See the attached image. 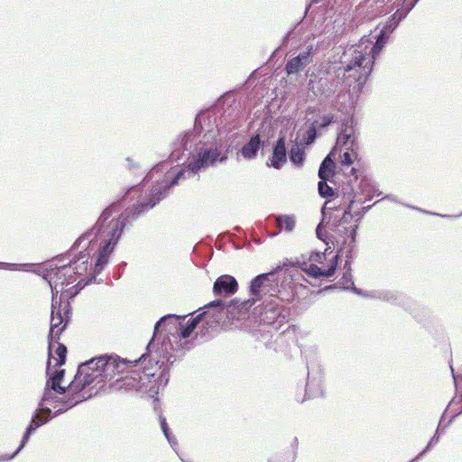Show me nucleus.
I'll return each instance as SVG.
<instances>
[{
    "instance_id": "1",
    "label": "nucleus",
    "mask_w": 462,
    "mask_h": 462,
    "mask_svg": "<svg viewBox=\"0 0 462 462\" xmlns=\"http://www.w3.org/2000/svg\"><path fill=\"white\" fill-rule=\"evenodd\" d=\"M242 116L241 102L232 96L223 97L214 107L199 113L193 129L178 136L170 155L171 161L179 162L187 152L189 162L187 165L184 162V167L176 172L171 171L169 162L156 164L143 180L155 183L147 199L154 202L155 207L171 187L187 179L199 180V172L213 166L220 157L222 139L219 136L238 128Z\"/></svg>"
},
{
    "instance_id": "2",
    "label": "nucleus",
    "mask_w": 462,
    "mask_h": 462,
    "mask_svg": "<svg viewBox=\"0 0 462 462\" xmlns=\"http://www.w3.org/2000/svg\"><path fill=\"white\" fill-rule=\"evenodd\" d=\"M154 208V202L147 199L136 205L126 208L116 218L110 219L113 213L120 210L119 201L107 206L100 214L96 224L88 232L81 235L64 254L57 256V260L70 266L75 281L79 275L88 271V261L92 256L96 257L94 273L102 272L108 263L110 254L120 240L125 229L133 226L140 216Z\"/></svg>"
},
{
    "instance_id": "3",
    "label": "nucleus",
    "mask_w": 462,
    "mask_h": 462,
    "mask_svg": "<svg viewBox=\"0 0 462 462\" xmlns=\"http://www.w3.org/2000/svg\"><path fill=\"white\" fill-rule=\"evenodd\" d=\"M259 295L254 294L252 291V282L249 285V299L240 300L234 299L230 301L223 300H215L208 303L205 308L213 309L219 316L212 315L213 319H222L225 315L230 319H244L248 310L255 306L253 310V316L261 326L258 332L264 338L273 337V332H277L283 325L288 322L289 311L282 306V302H291V300H282L278 292H262Z\"/></svg>"
},
{
    "instance_id": "4",
    "label": "nucleus",
    "mask_w": 462,
    "mask_h": 462,
    "mask_svg": "<svg viewBox=\"0 0 462 462\" xmlns=\"http://www.w3.org/2000/svg\"><path fill=\"white\" fill-rule=\"evenodd\" d=\"M208 314L209 311H204L185 325L182 321L186 316L168 314L162 317L154 325L153 336L146 349L151 355L153 348L157 356L163 359L169 366L172 365L183 356L188 338Z\"/></svg>"
},
{
    "instance_id": "5",
    "label": "nucleus",
    "mask_w": 462,
    "mask_h": 462,
    "mask_svg": "<svg viewBox=\"0 0 462 462\" xmlns=\"http://www.w3.org/2000/svg\"><path fill=\"white\" fill-rule=\"evenodd\" d=\"M128 374L111 383L113 390L135 391L148 393L151 397L159 393L167 385L170 378V366L160 356L146 349L138 359L131 361Z\"/></svg>"
},
{
    "instance_id": "6",
    "label": "nucleus",
    "mask_w": 462,
    "mask_h": 462,
    "mask_svg": "<svg viewBox=\"0 0 462 462\" xmlns=\"http://www.w3.org/2000/svg\"><path fill=\"white\" fill-rule=\"evenodd\" d=\"M129 364H132L131 361L113 355L99 356L81 364L70 383V391L74 394L67 401L68 407H74L90 398L92 393L86 392L88 386L95 383L94 387H97L102 383L113 380L116 374L128 371Z\"/></svg>"
},
{
    "instance_id": "7",
    "label": "nucleus",
    "mask_w": 462,
    "mask_h": 462,
    "mask_svg": "<svg viewBox=\"0 0 462 462\" xmlns=\"http://www.w3.org/2000/svg\"><path fill=\"white\" fill-rule=\"evenodd\" d=\"M300 265L296 263H283L269 273L256 275L252 280V291L259 295V291H276L282 300H293L298 285L303 286L305 278Z\"/></svg>"
},
{
    "instance_id": "8",
    "label": "nucleus",
    "mask_w": 462,
    "mask_h": 462,
    "mask_svg": "<svg viewBox=\"0 0 462 462\" xmlns=\"http://www.w3.org/2000/svg\"><path fill=\"white\" fill-rule=\"evenodd\" d=\"M345 204L343 213L334 214L328 222L331 236L335 239L338 249L337 254L346 258V264L353 258V251L356 244L357 224L354 222L352 214L353 206L356 203V193L353 188H347L344 193Z\"/></svg>"
},
{
    "instance_id": "9",
    "label": "nucleus",
    "mask_w": 462,
    "mask_h": 462,
    "mask_svg": "<svg viewBox=\"0 0 462 462\" xmlns=\"http://www.w3.org/2000/svg\"><path fill=\"white\" fill-rule=\"evenodd\" d=\"M368 39L365 37L359 44L352 45L345 50L341 56V64L344 67V76L353 78L358 91L364 88L367 79L372 73L375 56L368 49Z\"/></svg>"
},
{
    "instance_id": "10",
    "label": "nucleus",
    "mask_w": 462,
    "mask_h": 462,
    "mask_svg": "<svg viewBox=\"0 0 462 462\" xmlns=\"http://www.w3.org/2000/svg\"><path fill=\"white\" fill-rule=\"evenodd\" d=\"M68 391L70 393L69 397H57L56 394L59 393H55L52 388L45 385L42 398L39 402L38 409L32 417L31 422L35 420L37 422H42V425H43L52 418L70 409L71 407H68L67 403V401H69L74 394L70 391V384L68 386Z\"/></svg>"
},
{
    "instance_id": "11",
    "label": "nucleus",
    "mask_w": 462,
    "mask_h": 462,
    "mask_svg": "<svg viewBox=\"0 0 462 462\" xmlns=\"http://www.w3.org/2000/svg\"><path fill=\"white\" fill-rule=\"evenodd\" d=\"M65 299L64 292L61 293L59 302L57 300L51 299L50 331L48 335V350L50 355L52 354L54 343H58L69 320L71 308L69 302H63Z\"/></svg>"
},
{
    "instance_id": "12",
    "label": "nucleus",
    "mask_w": 462,
    "mask_h": 462,
    "mask_svg": "<svg viewBox=\"0 0 462 462\" xmlns=\"http://www.w3.org/2000/svg\"><path fill=\"white\" fill-rule=\"evenodd\" d=\"M73 271L70 266H67L64 262L60 263L57 260V256L48 263L47 267L42 272V278L48 282L51 290V299L57 300L59 292L60 294L66 291H62V288L65 285L71 284L75 282Z\"/></svg>"
},
{
    "instance_id": "13",
    "label": "nucleus",
    "mask_w": 462,
    "mask_h": 462,
    "mask_svg": "<svg viewBox=\"0 0 462 462\" xmlns=\"http://www.w3.org/2000/svg\"><path fill=\"white\" fill-rule=\"evenodd\" d=\"M340 79L335 73L330 71L321 72L315 79H310L309 81V89L313 92L316 97L322 96L329 97L333 96L338 88Z\"/></svg>"
},
{
    "instance_id": "14",
    "label": "nucleus",
    "mask_w": 462,
    "mask_h": 462,
    "mask_svg": "<svg viewBox=\"0 0 462 462\" xmlns=\"http://www.w3.org/2000/svg\"><path fill=\"white\" fill-rule=\"evenodd\" d=\"M338 254H335L329 260L330 263L327 269H322L314 263H310L309 266L306 262L302 263L297 260V264L300 265L301 271L307 273L310 277L313 278H320V277H330L334 275L337 263H338Z\"/></svg>"
},
{
    "instance_id": "15",
    "label": "nucleus",
    "mask_w": 462,
    "mask_h": 462,
    "mask_svg": "<svg viewBox=\"0 0 462 462\" xmlns=\"http://www.w3.org/2000/svg\"><path fill=\"white\" fill-rule=\"evenodd\" d=\"M312 47L310 46L306 51L300 52L296 57L290 59L285 65V71L288 76L294 75L302 71L309 64L312 62Z\"/></svg>"
},
{
    "instance_id": "16",
    "label": "nucleus",
    "mask_w": 462,
    "mask_h": 462,
    "mask_svg": "<svg viewBox=\"0 0 462 462\" xmlns=\"http://www.w3.org/2000/svg\"><path fill=\"white\" fill-rule=\"evenodd\" d=\"M238 289L236 280L228 274L219 276L214 282L213 292L217 296H229Z\"/></svg>"
},
{
    "instance_id": "17",
    "label": "nucleus",
    "mask_w": 462,
    "mask_h": 462,
    "mask_svg": "<svg viewBox=\"0 0 462 462\" xmlns=\"http://www.w3.org/2000/svg\"><path fill=\"white\" fill-rule=\"evenodd\" d=\"M49 355L48 362H47V368H46V374H47V381H46V386H49L52 388V390L55 393H58L59 394H64L66 393V387H63L60 385V382L64 377L65 371L63 369H54L52 370L51 368V355Z\"/></svg>"
},
{
    "instance_id": "18",
    "label": "nucleus",
    "mask_w": 462,
    "mask_h": 462,
    "mask_svg": "<svg viewBox=\"0 0 462 462\" xmlns=\"http://www.w3.org/2000/svg\"><path fill=\"white\" fill-rule=\"evenodd\" d=\"M393 5L396 8V11L389 17L388 21L383 27V30L390 33H392L397 28L400 22L402 21L411 12L408 7L402 5L401 0H395Z\"/></svg>"
},
{
    "instance_id": "19",
    "label": "nucleus",
    "mask_w": 462,
    "mask_h": 462,
    "mask_svg": "<svg viewBox=\"0 0 462 462\" xmlns=\"http://www.w3.org/2000/svg\"><path fill=\"white\" fill-rule=\"evenodd\" d=\"M305 391V394L309 399L323 396L321 373L319 370H318L316 373L313 371L308 372V380Z\"/></svg>"
},
{
    "instance_id": "20",
    "label": "nucleus",
    "mask_w": 462,
    "mask_h": 462,
    "mask_svg": "<svg viewBox=\"0 0 462 462\" xmlns=\"http://www.w3.org/2000/svg\"><path fill=\"white\" fill-rule=\"evenodd\" d=\"M271 166L274 169H281L287 161L285 138L283 136L279 137L273 149V154L271 157Z\"/></svg>"
},
{
    "instance_id": "21",
    "label": "nucleus",
    "mask_w": 462,
    "mask_h": 462,
    "mask_svg": "<svg viewBox=\"0 0 462 462\" xmlns=\"http://www.w3.org/2000/svg\"><path fill=\"white\" fill-rule=\"evenodd\" d=\"M348 187L353 188L350 184H348L347 186H344L342 188L343 195L337 194L334 198L328 199L325 202L321 209L323 220L326 218L328 211L334 210L337 212L336 214L343 213V208L346 206L344 193L347 191Z\"/></svg>"
},
{
    "instance_id": "22",
    "label": "nucleus",
    "mask_w": 462,
    "mask_h": 462,
    "mask_svg": "<svg viewBox=\"0 0 462 462\" xmlns=\"http://www.w3.org/2000/svg\"><path fill=\"white\" fill-rule=\"evenodd\" d=\"M263 141L258 134H254L242 147L240 152L245 159L251 160L256 157L258 151L263 146Z\"/></svg>"
},
{
    "instance_id": "23",
    "label": "nucleus",
    "mask_w": 462,
    "mask_h": 462,
    "mask_svg": "<svg viewBox=\"0 0 462 462\" xmlns=\"http://www.w3.org/2000/svg\"><path fill=\"white\" fill-rule=\"evenodd\" d=\"M42 422H37L35 420H33L28 427L26 428V430L23 436L22 441L18 448L11 455H1L0 456V462H6L12 460L26 445V443L29 441V439L31 435L42 426Z\"/></svg>"
},
{
    "instance_id": "24",
    "label": "nucleus",
    "mask_w": 462,
    "mask_h": 462,
    "mask_svg": "<svg viewBox=\"0 0 462 462\" xmlns=\"http://www.w3.org/2000/svg\"><path fill=\"white\" fill-rule=\"evenodd\" d=\"M335 162L332 159V152L328 153L322 161L319 169V178L323 180H328L334 176Z\"/></svg>"
},
{
    "instance_id": "25",
    "label": "nucleus",
    "mask_w": 462,
    "mask_h": 462,
    "mask_svg": "<svg viewBox=\"0 0 462 462\" xmlns=\"http://www.w3.org/2000/svg\"><path fill=\"white\" fill-rule=\"evenodd\" d=\"M337 143L344 147L346 150L352 151L354 153H356V150H358L356 137L352 133H348L346 129L338 134Z\"/></svg>"
},
{
    "instance_id": "26",
    "label": "nucleus",
    "mask_w": 462,
    "mask_h": 462,
    "mask_svg": "<svg viewBox=\"0 0 462 462\" xmlns=\"http://www.w3.org/2000/svg\"><path fill=\"white\" fill-rule=\"evenodd\" d=\"M352 258L349 260L348 263L346 264V262L345 263V269L346 272L343 273L341 279L339 280V283L344 287L345 290H351L356 294H362V291L360 289H357L353 282V276L351 274V264Z\"/></svg>"
},
{
    "instance_id": "27",
    "label": "nucleus",
    "mask_w": 462,
    "mask_h": 462,
    "mask_svg": "<svg viewBox=\"0 0 462 462\" xmlns=\"http://www.w3.org/2000/svg\"><path fill=\"white\" fill-rule=\"evenodd\" d=\"M390 34V32L382 28L379 34L376 36L375 42L372 46L370 41L368 40V49L370 50V52L374 54V56L377 57L380 54L381 51L386 44Z\"/></svg>"
},
{
    "instance_id": "28",
    "label": "nucleus",
    "mask_w": 462,
    "mask_h": 462,
    "mask_svg": "<svg viewBox=\"0 0 462 462\" xmlns=\"http://www.w3.org/2000/svg\"><path fill=\"white\" fill-rule=\"evenodd\" d=\"M451 371H452V375H453L454 383H455L457 389L459 387L462 388V374L461 375L455 374L454 370L452 368H451ZM448 409H451L455 412V414L452 416V419L455 418L456 416L461 414L462 413V398L457 401L456 399H453L448 404Z\"/></svg>"
},
{
    "instance_id": "29",
    "label": "nucleus",
    "mask_w": 462,
    "mask_h": 462,
    "mask_svg": "<svg viewBox=\"0 0 462 462\" xmlns=\"http://www.w3.org/2000/svg\"><path fill=\"white\" fill-rule=\"evenodd\" d=\"M318 137V120L310 123L308 129L302 134L301 143L305 145L312 144Z\"/></svg>"
},
{
    "instance_id": "30",
    "label": "nucleus",
    "mask_w": 462,
    "mask_h": 462,
    "mask_svg": "<svg viewBox=\"0 0 462 462\" xmlns=\"http://www.w3.org/2000/svg\"><path fill=\"white\" fill-rule=\"evenodd\" d=\"M289 157H290L291 162L295 166H301L305 161L304 150L302 148H300L298 143H295L291 148Z\"/></svg>"
},
{
    "instance_id": "31",
    "label": "nucleus",
    "mask_w": 462,
    "mask_h": 462,
    "mask_svg": "<svg viewBox=\"0 0 462 462\" xmlns=\"http://www.w3.org/2000/svg\"><path fill=\"white\" fill-rule=\"evenodd\" d=\"M378 298L393 304H402L404 300L402 293L391 291H381Z\"/></svg>"
},
{
    "instance_id": "32",
    "label": "nucleus",
    "mask_w": 462,
    "mask_h": 462,
    "mask_svg": "<svg viewBox=\"0 0 462 462\" xmlns=\"http://www.w3.org/2000/svg\"><path fill=\"white\" fill-rule=\"evenodd\" d=\"M276 225L280 229L284 228L286 231H292L295 226V219L290 216H279L276 218Z\"/></svg>"
},
{
    "instance_id": "33",
    "label": "nucleus",
    "mask_w": 462,
    "mask_h": 462,
    "mask_svg": "<svg viewBox=\"0 0 462 462\" xmlns=\"http://www.w3.org/2000/svg\"><path fill=\"white\" fill-rule=\"evenodd\" d=\"M56 343H54V346ZM55 353L57 355V358H54L51 356V360H54V366H60L65 364L66 361V355H67V347L65 345L60 344L59 341L57 343V348L55 350Z\"/></svg>"
},
{
    "instance_id": "34",
    "label": "nucleus",
    "mask_w": 462,
    "mask_h": 462,
    "mask_svg": "<svg viewBox=\"0 0 462 462\" xmlns=\"http://www.w3.org/2000/svg\"><path fill=\"white\" fill-rule=\"evenodd\" d=\"M441 425V420L439 421V427L435 432V434L433 435V437L430 439V440L429 441L428 445L426 446V448L420 451L414 458L411 459V462H416L418 461L420 458H421L427 452L428 450L434 445H436L439 440V427Z\"/></svg>"
},
{
    "instance_id": "35",
    "label": "nucleus",
    "mask_w": 462,
    "mask_h": 462,
    "mask_svg": "<svg viewBox=\"0 0 462 462\" xmlns=\"http://www.w3.org/2000/svg\"><path fill=\"white\" fill-rule=\"evenodd\" d=\"M319 194L322 198L335 197L333 189L328 185L327 180H320L318 185Z\"/></svg>"
},
{
    "instance_id": "36",
    "label": "nucleus",
    "mask_w": 462,
    "mask_h": 462,
    "mask_svg": "<svg viewBox=\"0 0 462 462\" xmlns=\"http://www.w3.org/2000/svg\"><path fill=\"white\" fill-rule=\"evenodd\" d=\"M357 158V150H356V153H354L350 150H346L343 153L341 164L342 166H350L354 160Z\"/></svg>"
},
{
    "instance_id": "37",
    "label": "nucleus",
    "mask_w": 462,
    "mask_h": 462,
    "mask_svg": "<svg viewBox=\"0 0 462 462\" xmlns=\"http://www.w3.org/2000/svg\"><path fill=\"white\" fill-rule=\"evenodd\" d=\"M371 208H372V206L362 207L361 208L356 209V210L354 209V208H352V214L354 216V222H355V224H357V227L359 226L360 221L363 218V217L365 216V214L366 212H368L371 209Z\"/></svg>"
},
{
    "instance_id": "38",
    "label": "nucleus",
    "mask_w": 462,
    "mask_h": 462,
    "mask_svg": "<svg viewBox=\"0 0 462 462\" xmlns=\"http://www.w3.org/2000/svg\"><path fill=\"white\" fill-rule=\"evenodd\" d=\"M327 251H328V249H326V251L324 253L311 252V254H310V257H309V261H310L312 263H323L324 261L327 260Z\"/></svg>"
},
{
    "instance_id": "39",
    "label": "nucleus",
    "mask_w": 462,
    "mask_h": 462,
    "mask_svg": "<svg viewBox=\"0 0 462 462\" xmlns=\"http://www.w3.org/2000/svg\"><path fill=\"white\" fill-rule=\"evenodd\" d=\"M333 122H334V116H324L321 118V122L318 121V128H320V129L326 128Z\"/></svg>"
},
{
    "instance_id": "40",
    "label": "nucleus",
    "mask_w": 462,
    "mask_h": 462,
    "mask_svg": "<svg viewBox=\"0 0 462 462\" xmlns=\"http://www.w3.org/2000/svg\"><path fill=\"white\" fill-rule=\"evenodd\" d=\"M168 442L171 446L172 448L178 445L176 438L171 434V430L169 429L167 431H162Z\"/></svg>"
},
{
    "instance_id": "41",
    "label": "nucleus",
    "mask_w": 462,
    "mask_h": 462,
    "mask_svg": "<svg viewBox=\"0 0 462 462\" xmlns=\"http://www.w3.org/2000/svg\"><path fill=\"white\" fill-rule=\"evenodd\" d=\"M298 444H299L298 438H296V437L293 438L291 444V446L292 448L291 462H293L297 457Z\"/></svg>"
},
{
    "instance_id": "42",
    "label": "nucleus",
    "mask_w": 462,
    "mask_h": 462,
    "mask_svg": "<svg viewBox=\"0 0 462 462\" xmlns=\"http://www.w3.org/2000/svg\"><path fill=\"white\" fill-rule=\"evenodd\" d=\"M316 234H317V236L319 239H320V240L324 241L326 244H328V242L326 241L327 236L323 232L321 223L318 225V226L316 228Z\"/></svg>"
},
{
    "instance_id": "43",
    "label": "nucleus",
    "mask_w": 462,
    "mask_h": 462,
    "mask_svg": "<svg viewBox=\"0 0 462 462\" xmlns=\"http://www.w3.org/2000/svg\"><path fill=\"white\" fill-rule=\"evenodd\" d=\"M125 162H126V165L125 167L129 170V171H133L136 168H138V163L135 162L131 157H127L125 159Z\"/></svg>"
},
{
    "instance_id": "44",
    "label": "nucleus",
    "mask_w": 462,
    "mask_h": 462,
    "mask_svg": "<svg viewBox=\"0 0 462 462\" xmlns=\"http://www.w3.org/2000/svg\"><path fill=\"white\" fill-rule=\"evenodd\" d=\"M420 0H401L402 5L408 7L411 11L415 7Z\"/></svg>"
},
{
    "instance_id": "45",
    "label": "nucleus",
    "mask_w": 462,
    "mask_h": 462,
    "mask_svg": "<svg viewBox=\"0 0 462 462\" xmlns=\"http://www.w3.org/2000/svg\"><path fill=\"white\" fill-rule=\"evenodd\" d=\"M125 266H126L125 262H122L119 264L117 273L114 274L115 279L118 280L121 277L122 273L125 271Z\"/></svg>"
},
{
    "instance_id": "46",
    "label": "nucleus",
    "mask_w": 462,
    "mask_h": 462,
    "mask_svg": "<svg viewBox=\"0 0 462 462\" xmlns=\"http://www.w3.org/2000/svg\"><path fill=\"white\" fill-rule=\"evenodd\" d=\"M0 266L1 267H5L6 269H9V270H17L19 264H16V263H1L0 262Z\"/></svg>"
},
{
    "instance_id": "47",
    "label": "nucleus",
    "mask_w": 462,
    "mask_h": 462,
    "mask_svg": "<svg viewBox=\"0 0 462 462\" xmlns=\"http://www.w3.org/2000/svg\"><path fill=\"white\" fill-rule=\"evenodd\" d=\"M160 424L162 431H167L170 429L164 417L160 418Z\"/></svg>"
},
{
    "instance_id": "48",
    "label": "nucleus",
    "mask_w": 462,
    "mask_h": 462,
    "mask_svg": "<svg viewBox=\"0 0 462 462\" xmlns=\"http://www.w3.org/2000/svg\"><path fill=\"white\" fill-rule=\"evenodd\" d=\"M383 199H388L393 202H398L397 198L394 195H386L385 197L383 198Z\"/></svg>"
},
{
    "instance_id": "49",
    "label": "nucleus",
    "mask_w": 462,
    "mask_h": 462,
    "mask_svg": "<svg viewBox=\"0 0 462 462\" xmlns=\"http://www.w3.org/2000/svg\"><path fill=\"white\" fill-rule=\"evenodd\" d=\"M357 170L356 168H352L350 171L351 176L354 177V180H356L358 179Z\"/></svg>"
},
{
    "instance_id": "50",
    "label": "nucleus",
    "mask_w": 462,
    "mask_h": 462,
    "mask_svg": "<svg viewBox=\"0 0 462 462\" xmlns=\"http://www.w3.org/2000/svg\"><path fill=\"white\" fill-rule=\"evenodd\" d=\"M290 35H291V32H288L284 35V37H283V39H282V45H285V44H287V43H288L289 39H290Z\"/></svg>"
},
{
    "instance_id": "51",
    "label": "nucleus",
    "mask_w": 462,
    "mask_h": 462,
    "mask_svg": "<svg viewBox=\"0 0 462 462\" xmlns=\"http://www.w3.org/2000/svg\"><path fill=\"white\" fill-rule=\"evenodd\" d=\"M92 282H96V276H95V275H93V276H92L91 278H89L86 282H84V284H83V285H81V287H80V288L84 287V286H85V285H87V284L91 283Z\"/></svg>"
},
{
    "instance_id": "52",
    "label": "nucleus",
    "mask_w": 462,
    "mask_h": 462,
    "mask_svg": "<svg viewBox=\"0 0 462 462\" xmlns=\"http://www.w3.org/2000/svg\"><path fill=\"white\" fill-rule=\"evenodd\" d=\"M140 189L139 186H133L132 188H130L128 189V193L132 192V191H138Z\"/></svg>"
},
{
    "instance_id": "53",
    "label": "nucleus",
    "mask_w": 462,
    "mask_h": 462,
    "mask_svg": "<svg viewBox=\"0 0 462 462\" xmlns=\"http://www.w3.org/2000/svg\"><path fill=\"white\" fill-rule=\"evenodd\" d=\"M438 216H441L443 217H448V218H451V217H456L457 216H450V215H439V214H437Z\"/></svg>"
},
{
    "instance_id": "54",
    "label": "nucleus",
    "mask_w": 462,
    "mask_h": 462,
    "mask_svg": "<svg viewBox=\"0 0 462 462\" xmlns=\"http://www.w3.org/2000/svg\"><path fill=\"white\" fill-rule=\"evenodd\" d=\"M365 184H366V180H361V183H360V185H361L362 189H364V187H365ZM363 190L365 191V189H363Z\"/></svg>"
},
{
    "instance_id": "55",
    "label": "nucleus",
    "mask_w": 462,
    "mask_h": 462,
    "mask_svg": "<svg viewBox=\"0 0 462 462\" xmlns=\"http://www.w3.org/2000/svg\"><path fill=\"white\" fill-rule=\"evenodd\" d=\"M307 111H308V113L314 112V108L309 107Z\"/></svg>"
},
{
    "instance_id": "56",
    "label": "nucleus",
    "mask_w": 462,
    "mask_h": 462,
    "mask_svg": "<svg viewBox=\"0 0 462 462\" xmlns=\"http://www.w3.org/2000/svg\"><path fill=\"white\" fill-rule=\"evenodd\" d=\"M225 160H226V157H225V156H223V157H221V158L219 159V161H220L221 162H224Z\"/></svg>"
},
{
    "instance_id": "57",
    "label": "nucleus",
    "mask_w": 462,
    "mask_h": 462,
    "mask_svg": "<svg viewBox=\"0 0 462 462\" xmlns=\"http://www.w3.org/2000/svg\"><path fill=\"white\" fill-rule=\"evenodd\" d=\"M103 387H104V384H100V385L98 386V389H101V388H103Z\"/></svg>"
},
{
    "instance_id": "58",
    "label": "nucleus",
    "mask_w": 462,
    "mask_h": 462,
    "mask_svg": "<svg viewBox=\"0 0 462 462\" xmlns=\"http://www.w3.org/2000/svg\"><path fill=\"white\" fill-rule=\"evenodd\" d=\"M309 9H310V5H308V6L306 7V13L309 11Z\"/></svg>"
},
{
    "instance_id": "59",
    "label": "nucleus",
    "mask_w": 462,
    "mask_h": 462,
    "mask_svg": "<svg viewBox=\"0 0 462 462\" xmlns=\"http://www.w3.org/2000/svg\"><path fill=\"white\" fill-rule=\"evenodd\" d=\"M367 196L369 197V198H368V199H372V198H373V195H369V194H368Z\"/></svg>"
},
{
    "instance_id": "60",
    "label": "nucleus",
    "mask_w": 462,
    "mask_h": 462,
    "mask_svg": "<svg viewBox=\"0 0 462 462\" xmlns=\"http://www.w3.org/2000/svg\"><path fill=\"white\" fill-rule=\"evenodd\" d=\"M317 2H318V0H312V4H313V3H317Z\"/></svg>"
}]
</instances>
